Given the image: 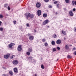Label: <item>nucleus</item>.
<instances>
[{
    "mask_svg": "<svg viewBox=\"0 0 76 76\" xmlns=\"http://www.w3.org/2000/svg\"><path fill=\"white\" fill-rule=\"evenodd\" d=\"M10 56V54H7V55H5L4 56V58H6V59H8L9 58V57Z\"/></svg>",
    "mask_w": 76,
    "mask_h": 76,
    "instance_id": "1",
    "label": "nucleus"
},
{
    "mask_svg": "<svg viewBox=\"0 0 76 76\" xmlns=\"http://www.w3.org/2000/svg\"><path fill=\"white\" fill-rule=\"evenodd\" d=\"M49 21L48 20H46L44 21L43 23V24L44 25H45L46 24H47V23H48V22Z\"/></svg>",
    "mask_w": 76,
    "mask_h": 76,
    "instance_id": "2",
    "label": "nucleus"
},
{
    "mask_svg": "<svg viewBox=\"0 0 76 76\" xmlns=\"http://www.w3.org/2000/svg\"><path fill=\"white\" fill-rule=\"evenodd\" d=\"M41 3L39 2H37L36 4V7L37 8H39L41 7Z\"/></svg>",
    "mask_w": 76,
    "mask_h": 76,
    "instance_id": "3",
    "label": "nucleus"
},
{
    "mask_svg": "<svg viewBox=\"0 0 76 76\" xmlns=\"http://www.w3.org/2000/svg\"><path fill=\"white\" fill-rule=\"evenodd\" d=\"M15 43H10L9 45H8L9 48H12V46H13V45H14Z\"/></svg>",
    "mask_w": 76,
    "mask_h": 76,
    "instance_id": "4",
    "label": "nucleus"
},
{
    "mask_svg": "<svg viewBox=\"0 0 76 76\" xmlns=\"http://www.w3.org/2000/svg\"><path fill=\"white\" fill-rule=\"evenodd\" d=\"M37 13L38 16H40V15H41V10H38L37 11Z\"/></svg>",
    "mask_w": 76,
    "mask_h": 76,
    "instance_id": "5",
    "label": "nucleus"
},
{
    "mask_svg": "<svg viewBox=\"0 0 76 76\" xmlns=\"http://www.w3.org/2000/svg\"><path fill=\"white\" fill-rule=\"evenodd\" d=\"M13 64L15 65H17L18 64V61H13Z\"/></svg>",
    "mask_w": 76,
    "mask_h": 76,
    "instance_id": "6",
    "label": "nucleus"
},
{
    "mask_svg": "<svg viewBox=\"0 0 76 76\" xmlns=\"http://www.w3.org/2000/svg\"><path fill=\"white\" fill-rule=\"evenodd\" d=\"M18 50L19 51H20L22 50V48L21 47V45H19L18 48Z\"/></svg>",
    "mask_w": 76,
    "mask_h": 76,
    "instance_id": "7",
    "label": "nucleus"
},
{
    "mask_svg": "<svg viewBox=\"0 0 76 76\" xmlns=\"http://www.w3.org/2000/svg\"><path fill=\"white\" fill-rule=\"evenodd\" d=\"M14 71L16 73H18V69L16 68H15L14 69Z\"/></svg>",
    "mask_w": 76,
    "mask_h": 76,
    "instance_id": "8",
    "label": "nucleus"
},
{
    "mask_svg": "<svg viewBox=\"0 0 76 76\" xmlns=\"http://www.w3.org/2000/svg\"><path fill=\"white\" fill-rule=\"evenodd\" d=\"M69 15H70V16H73V12L72 11H69Z\"/></svg>",
    "mask_w": 76,
    "mask_h": 76,
    "instance_id": "9",
    "label": "nucleus"
},
{
    "mask_svg": "<svg viewBox=\"0 0 76 76\" xmlns=\"http://www.w3.org/2000/svg\"><path fill=\"white\" fill-rule=\"evenodd\" d=\"M29 39L31 41H32L34 39V36H31L29 37Z\"/></svg>",
    "mask_w": 76,
    "mask_h": 76,
    "instance_id": "10",
    "label": "nucleus"
},
{
    "mask_svg": "<svg viewBox=\"0 0 76 76\" xmlns=\"http://www.w3.org/2000/svg\"><path fill=\"white\" fill-rule=\"evenodd\" d=\"M56 43L57 44H60L61 43V40L60 39H58L56 41Z\"/></svg>",
    "mask_w": 76,
    "mask_h": 76,
    "instance_id": "11",
    "label": "nucleus"
},
{
    "mask_svg": "<svg viewBox=\"0 0 76 76\" xmlns=\"http://www.w3.org/2000/svg\"><path fill=\"white\" fill-rule=\"evenodd\" d=\"M31 15V14L28 13H26V18H29L30 17V15Z\"/></svg>",
    "mask_w": 76,
    "mask_h": 76,
    "instance_id": "12",
    "label": "nucleus"
},
{
    "mask_svg": "<svg viewBox=\"0 0 76 76\" xmlns=\"http://www.w3.org/2000/svg\"><path fill=\"white\" fill-rule=\"evenodd\" d=\"M9 73L11 76H13V73L12 71H10L9 72Z\"/></svg>",
    "mask_w": 76,
    "mask_h": 76,
    "instance_id": "13",
    "label": "nucleus"
},
{
    "mask_svg": "<svg viewBox=\"0 0 76 76\" xmlns=\"http://www.w3.org/2000/svg\"><path fill=\"white\" fill-rule=\"evenodd\" d=\"M56 6L57 8H59L60 7V4H57L56 5Z\"/></svg>",
    "mask_w": 76,
    "mask_h": 76,
    "instance_id": "14",
    "label": "nucleus"
},
{
    "mask_svg": "<svg viewBox=\"0 0 76 76\" xmlns=\"http://www.w3.org/2000/svg\"><path fill=\"white\" fill-rule=\"evenodd\" d=\"M62 34L64 35H66V33H65V31H62Z\"/></svg>",
    "mask_w": 76,
    "mask_h": 76,
    "instance_id": "15",
    "label": "nucleus"
},
{
    "mask_svg": "<svg viewBox=\"0 0 76 76\" xmlns=\"http://www.w3.org/2000/svg\"><path fill=\"white\" fill-rule=\"evenodd\" d=\"M51 44L53 45H55V42L54 41H52L51 42Z\"/></svg>",
    "mask_w": 76,
    "mask_h": 76,
    "instance_id": "16",
    "label": "nucleus"
},
{
    "mask_svg": "<svg viewBox=\"0 0 76 76\" xmlns=\"http://www.w3.org/2000/svg\"><path fill=\"white\" fill-rule=\"evenodd\" d=\"M65 48L66 50H68L69 49V45H67L65 46Z\"/></svg>",
    "mask_w": 76,
    "mask_h": 76,
    "instance_id": "17",
    "label": "nucleus"
},
{
    "mask_svg": "<svg viewBox=\"0 0 76 76\" xmlns=\"http://www.w3.org/2000/svg\"><path fill=\"white\" fill-rule=\"evenodd\" d=\"M43 16L44 18H46L47 16V14H44L43 15Z\"/></svg>",
    "mask_w": 76,
    "mask_h": 76,
    "instance_id": "18",
    "label": "nucleus"
},
{
    "mask_svg": "<svg viewBox=\"0 0 76 76\" xmlns=\"http://www.w3.org/2000/svg\"><path fill=\"white\" fill-rule=\"evenodd\" d=\"M28 51H29V52H32V48H28Z\"/></svg>",
    "mask_w": 76,
    "mask_h": 76,
    "instance_id": "19",
    "label": "nucleus"
},
{
    "mask_svg": "<svg viewBox=\"0 0 76 76\" xmlns=\"http://www.w3.org/2000/svg\"><path fill=\"white\" fill-rule=\"evenodd\" d=\"M53 37L54 38H57V35L56 34H54L53 35Z\"/></svg>",
    "mask_w": 76,
    "mask_h": 76,
    "instance_id": "20",
    "label": "nucleus"
},
{
    "mask_svg": "<svg viewBox=\"0 0 76 76\" xmlns=\"http://www.w3.org/2000/svg\"><path fill=\"white\" fill-rule=\"evenodd\" d=\"M26 54L28 56H29L30 55V52H27L26 53Z\"/></svg>",
    "mask_w": 76,
    "mask_h": 76,
    "instance_id": "21",
    "label": "nucleus"
},
{
    "mask_svg": "<svg viewBox=\"0 0 76 76\" xmlns=\"http://www.w3.org/2000/svg\"><path fill=\"white\" fill-rule=\"evenodd\" d=\"M7 6H8V4H4V7H6V8H7Z\"/></svg>",
    "mask_w": 76,
    "mask_h": 76,
    "instance_id": "22",
    "label": "nucleus"
},
{
    "mask_svg": "<svg viewBox=\"0 0 76 76\" xmlns=\"http://www.w3.org/2000/svg\"><path fill=\"white\" fill-rule=\"evenodd\" d=\"M67 57L68 58H72V56H70V55H68L67 56Z\"/></svg>",
    "mask_w": 76,
    "mask_h": 76,
    "instance_id": "23",
    "label": "nucleus"
},
{
    "mask_svg": "<svg viewBox=\"0 0 76 76\" xmlns=\"http://www.w3.org/2000/svg\"><path fill=\"white\" fill-rule=\"evenodd\" d=\"M3 18V16L2 14H0V19H2Z\"/></svg>",
    "mask_w": 76,
    "mask_h": 76,
    "instance_id": "24",
    "label": "nucleus"
},
{
    "mask_svg": "<svg viewBox=\"0 0 76 76\" xmlns=\"http://www.w3.org/2000/svg\"><path fill=\"white\" fill-rule=\"evenodd\" d=\"M20 28L21 31H23V28L22 26L20 27Z\"/></svg>",
    "mask_w": 76,
    "mask_h": 76,
    "instance_id": "25",
    "label": "nucleus"
},
{
    "mask_svg": "<svg viewBox=\"0 0 76 76\" xmlns=\"http://www.w3.org/2000/svg\"><path fill=\"white\" fill-rule=\"evenodd\" d=\"M65 1L66 3H69V0H65Z\"/></svg>",
    "mask_w": 76,
    "mask_h": 76,
    "instance_id": "26",
    "label": "nucleus"
},
{
    "mask_svg": "<svg viewBox=\"0 0 76 76\" xmlns=\"http://www.w3.org/2000/svg\"><path fill=\"white\" fill-rule=\"evenodd\" d=\"M31 18H34V15L32 14H30V17Z\"/></svg>",
    "mask_w": 76,
    "mask_h": 76,
    "instance_id": "27",
    "label": "nucleus"
},
{
    "mask_svg": "<svg viewBox=\"0 0 76 76\" xmlns=\"http://www.w3.org/2000/svg\"><path fill=\"white\" fill-rule=\"evenodd\" d=\"M72 6H73L74 4H75V1H72Z\"/></svg>",
    "mask_w": 76,
    "mask_h": 76,
    "instance_id": "28",
    "label": "nucleus"
},
{
    "mask_svg": "<svg viewBox=\"0 0 76 76\" xmlns=\"http://www.w3.org/2000/svg\"><path fill=\"white\" fill-rule=\"evenodd\" d=\"M0 31H3V28L2 27H0Z\"/></svg>",
    "mask_w": 76,
    "mask_h": 76,
    "instance_id": "29",
    "label": "nucleus"
},
{
    "mask_svg": "<svg viewBox=\"0 0 76 76\" xmlns=\"http://www.w3.org/2000/svg\"><path fill=\"white\" fill-rule=\"evenodd\" d=\"M41 67L42 68V69H44V65H41Z\"/></svg>",
    "mask_w": 76,
    "mask_h": 76,
    "instance_id": "30",
    "label": "nucleus"
},
{
    "mask_svg": "<svg viewBox=\"0 0 76 76\" xmlns=\"http://www.w3.org/2000/svg\"><path fill=\"white\" fill-rule=\"evenodd\" d=\"M44 1L46 3H48V1H49V0H44Z\"/></svg>",
    "mask_w": 76,
    "mask_h": 76,
    "instance_id": "31",
    "label": "nucleus"
},
{
    "mask_svg": "<svg viewBox=\"0 0 76 76\" xmlns=\"http://www.w3.org/2000/svg\"><path fill=\"white\" fill-rule=\"evenodd\" d=\"M45 47H47L48 45V43H45Z\"/></svg>",
    "mask_w": 76,
    "mask_h": 76,
    "instance_id": "32",
    "label": "nucleus"
},
{
    "mask_svg": "<svg viewBox=\"0 0 76 76\" xmlns=\"http://www.w3.org/2000/svg\"><path fill=\"white\" fill-rule=\"evenodd\" d=\"M42 42H45V41H46V40L45 39H42Z\"/></svg>",
    "mask_w": 76,
    "mask_h": 76,
    "instance_id": "33",
    "label": "nucleus"
},
{
    "mask_svg": "<svg viewBox=\"0 0 76 76\" xmlns=\"http://www.w3.org/2000/svg\"><path fill=\"white\" fill-rule=\"evenodd\" d=\"M53 51H56V48H53Z\"/></svg>",
    "mask_w": 76,
    "mask_h": 76,
    "instance_id": "34",
    "label": "nucleus"
},
{
    "mask_svg": "<svg viewBox=\"0 0 76 76\" xmlns=\"http://www.w3.org/2000/svg\"><path fill=\"white\" fill-rule=\"evenodd\" d=\"M32 58H33L31 56H30V57H29V59H30L31 60H32Z\"/></svg>",
    "mask_w": 76,
    "mask_h": 76,
    "instance_id": "35",
    "label": "nucleus"
},
{
    "mask_svg": "<svg viewBox=\"0 0 76 76\" xmlns=\"http://www.w3.org/2000/svg\"><path fill=\"white\" fill-rule=\"evenodd\" d=\"M7 9L8 10H10V7L9 6L8 7Z\"/></svg>",
    "mask_w": 76,
    "mask_h": 76,
    "instance_id": "36",
    "label": "nucleus"
},
{
    "mask_svg": "<svg viewBox=\"0 0 76 76\" xmlns=\"http://www.w3.org/2000/svg\"><path fill=\"white\" fill-rule=\"evenodd\" d=\"M13 23L14 24H15H15H16V21H14L13 22Z\"/></svg>",
    "mask_w": 76,
    "mask_h": 76,
    "instance_id": "37",
    "label": "nucleus"
},
{
    "mask_svg": "<svg viewBox=\"0 0 76 76\" xmlns=\"http://www.w3.org/2000/svg\"><path fill=\"white\" fill-rule=\"evenodd\" d=\"M74 29L75 32H76V27H74Z\"/></svg>",
    "mask_w": 76,
    "mask_h": 76,
    "instance_id": "38",
    "label": "nucleus"
},
{
    "mask_svg": "<svg viewBox=\"0 0 76 76\" xmlns=\"http://www.w3.org/2000/svg\"><path fill=\"white\" fill-rule=\"evenodd\" d=\"M57 48L58 50H60V48L58 47H57Z\"/></svg>",
    "mask_w": 76,
    "mask_h": 76,
    "instance_id": "39",
    "label": "nucleus"
},
{
    "mask_svg": "<svg viewBox=\"0 0 76 76\" xmlns=\"http://www.w3.org/2000/svg\"><path fill=\"white\" fill-rule=\"evenodd\" d=\"M14 56L15 55L12 56H11L10 58H11V59L13 58Z\"/></svg>",
    "mask_w": 76,
    "mask_h": 76,
    "instance_id": "40",
    "label": "nucleus"
},
{
    "mask_svg": "<svg viewBox=\"0 0 76 76\" xmlns=\"http://www.w3.org/2000/svg\"><path fill=\"white\" fill-rule=\"evenodd\" d=\"M48 7H49V8H51L52 7V6L51 5H50L48 6Z\"/></svg>",
    "mask_w": 76,
    "mask_h": 76,
    "instance_id": "41",
    "label": "nucleus"
},
{
    "mask_svg": "<svg viewBox=\"0 0 76 76\" xmlns=\"http://www.w3.org/2000/svg\"><path fill=\"white\" fill-rule=\"evenodd\" d=\"M57 3H58V1H55L54 2V4H57Z\"/></svg>",
    "mask_w": 76,
    "mask_h": 76,
    "instance_id": "42",
    "label": "nucleus"
},
{
    "mask_svg": "<svg viewBox=\"0 0 76 76\" xmlns=\"http://www.w3.org/2000/svg\"><path fill=\"white\" fill-rule=\"evenodd\" d=\"M26 26H27V27H29V23H27L26 24Z\"/></svg>",
    "mask_w": 76,
    "mask_h": 76,
    "instance_id": "43",
    "label": "nucleus"
},
{
    "mask_svg": "<svg viewBox=\"0 0 76 76\" xmlns=\"http://www.w3.org/2000/svg\"><path fill=\"white\" fill-rule=\"evenodd\" d=\"M2 76H8V75H6V74H3L2 75Z\"/></svg>",
    "mask_w": 76,
    "mask_h": 76,
    "instance_id": "44",
    "label": "nucleus"
},
{
    "mask_svg": "<svg viewBox=\"0 0 76 76\" xmlns=\"http://www.w3.org/2000/svg\"><path fill=\"white\" fill-rule=\"evenodd\" d=\"M30 35H31V34L28 33V37H29V36H30Z\"/></svg>",
    "mask_w": 76,
    "mask_h": 76,
    "instance_id": "45",
    "label": "nucleus"
},
{
    "mask_svg": "<svg viewBox=\"0 0 76 76\" xmlns=\"http://www.w3.org/2000/svg\"><path fill=\"white\" fill-rule=\"evenodd\" d=\"M1 23H2V22H1V21H0V26L1 25Z\"/></svg>",
    "mask_w": 76,
    "mask_h": 76,
    "instance_id": "46",
    "label": "nucleus"
},
{
    "mask_svg": "<svg viewBox=\"0 0 76 76\" xmlns=\"http://www.w3.org/2000/svg\"><path fill=\"white\" fill-rule=\"evenodd\" d=\"M76 11V9L75 8H74L73 9V11H74V12H75V11Z\"/></svg>",
    "mask_w": 76,
    "mask_h": 76,
    "instance_id": "47",
    "label": "nucleus"
},
{
    "mask_svg": "<svg viewBox=\"0 0 76 76\" xmlns=\"http://www.w3.org/2000/svg\"><path fill=\"white\" fill-rule=\"evenodd\" d=\"M74 54H75V55L76 56V51H75L74 53Z\"/></svg>",
    "mask_w": 76,
    "mask_h": 76,
    "instance_id": "48",
    "label": "nucleus"
},
{
    "mask_svg": "<svg viewBox=\"0 0 76 76\" xmlns=\"http://www.w3.org/2000/svg\"><path fill=\"white\" fill-rule=\"evenodd\" d=\"M33 62H34V63H36V61H35V59L33 60Z\"/></svg>",
    "mask_w": 76,
    "mask_h": 76,
    "instance_id": "49",
    "label": "nucleus"
},
{
    "mask_svg": "<svg viewBox=\"0 0 76 76\" xmlns=\"http://www.w3.org/2000/svg\"><path fill=\"white\" fill-rule=\"evenodd\" d=\"M73 50H76V48H74L73 49Z\"/></svg>",
    "mask_w": 76,
    "mask_h": 76,
    "instance_id": "50",
    "label": "nucleus"
},
{
    "mask_svg": "<svg viewBox=\"0 0 76 76\" xmlns=\"http://www.w3.org/2000/svg\"><path fill=\"white\" fill-rule=\"evenodd\" d=\"M74 4H75V5H76V1H74Z\"/></svg>",
    "mask_w": 76,
    "mask_h": 76,
    "instance_id": "51",
    "label": "nucleus"
},
{
    "mask_svg": "<svg viewBox=\"0 0 76 76\" xmlns=\"http://www.w3.org/2000/svg\"><path fill=\"white\" fill-rule=\"evenodd\" d=\"M66 37H64V40H66Z\"/></svg>",
    "mask_w": 76,
    "mask_h": 76,
    "instance_id": "52",
    "label": "nucleus"
},
{
    "mask_svg": "<svg viewBox=\"0 0 76 76\" xmlns=\"http://www.w3.org/2000/svg\"><path fill=\"white\" fill-rule=\"evenodd\" d=\"M57 14H58V13L57 12H56V15H57Z\"/></svg>",
    "mask_w": 76,
    "mask_h": 76,
    "instance_id": "53",
    "label": "nucleus"
},
{
    "mask_svg": "<svg viewBox=\"0 0 76 76\" xmlns=\"http://www.w3.org/2000/svg\"><path fill=\"white\" fill-rule=\"evenodd\" d=\"M35 76H37V74H35V75H34Z\"/></svg>",
    "mask_w": 76,
    "mask_h": 76,
    "instance_id": "54",
    "label": "nucleus"
},
{
    "mask_svg": "<svg viewBox=\"0 0 76 76\" xmlns=\"http://www.w3.org/2000/svg\"><path fill=\"white\" fill-rule=\"evenodd\" d=\"M34 31L35 32H36V30H34Z\"/></svg>",
    "mask_w": 76,
    "mask_h": 76,
    "instance_id": "55",
    "label": "nucleus"
},
{
    "mask_svg": "<svg viewBox=\"0 0 76 76\" xmlns=\"http://www.w3.org/2000/svg\"><path fill=\"white\" fill-rule=\"evenodd\" d=\"M47 27L48 28H50V26H47Z\"/></svg>",
    "mask_w": 76,
    "mask_h": 76,
    "instance_id": "56",
    "label": "nucleus"
},
{
    "mask_svg": "<svg viewBox=\"0 0 76 76\" xmlns=\"http://www.w3.org/2000/svg\"><path fill=\"white\" fill-rule=\"evenodd\" d=\"M58 59H57L56 60V61H58Z\"/></svg>",
    "mask_w": 76,
    "mask_h": 76,
    "instance_id": "57",
    "label": "nucleus"
},
{
    "mask_svg": "<svg viewBox=\"0 0 76 76\" xmlns=\"http://www.w3.org/2000/svg\"><path fill=\"white\" fill-rule=\"evenodd\" d=\"M64 20H66V19L65 18H64Z\"/></svg>",
    "mask_w": 76,
    "mask_h": 76,
    "instance_id": "58",
    "label": "nucleus"
},
{
    "mask_svg": "<svg viewBox=\"0 0 76 76\" xmlns=\"http://www.w3.org/2000/svg\"><path fill=\"white\" fill-rule=\"evenodd\" d=\"M67 20H69L68 19H67Z\"/></svg>",
    "mask_w": 76,
    "mask_h": 76,
    "instance_id": "59",
    "label": "nucleus"
},
{
    "mask_svg": "<svg viewBox=\"0 0 76 76\" xmlns=\"http://www.w3.org/2000/svg\"><path fill=\"white\" fill-rule=\"evenodd\" d=\"M53 0V1H54V0Z\"/></svg>",
    "mask_w": 76,
    "mask_h": 76,
    "instance_id": "60",
    "label": "nucleus"
},
{
    "mask_svg": "<svg viewBox=\"0 0 76 76\" xmlns=\"http://www.w3.org/2000/svg\"><path fill=\"white\" fill-rule=\"evenodd\" d=\"M19 0V1H20L21 0Z\"/></svg>",
    "mask_w": 76,
    "mask_h": 76,
    "instance_id": "61",
    "label": "nucleus"
}]
</instances>
